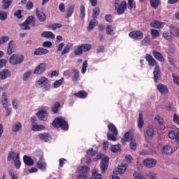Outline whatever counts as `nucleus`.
<instances>
[{
    "label": "nucleus",
    "mask_w": 179,
    "mask_h": 179,
    "mask_svg": "<svg viewBox=\"0 0 179 179\" xmlns=\"http://www.w3.org/2000/svg\"><path fill=\"white\" fill-rule=\"evenodd\" d=\"M19 26L21 30H31V27L30 26H32V27L36 26V20L33 15L29 16L23 23L19 24Z\"/></svg>",
    "instance_id": "nucleus-1"
},
{
    "label": "nucleus",
    "mask_w": 179,
    "mask_h": 179,
    "mask_svg": "<svg viewBox=\"0 0 179 179\" xmlns=\"http://www.w3.org/2000/svg\"><path fill=\"white\" fill-rule=\"evenodd\" d=\"M52 127L54 128H61L64 131H68L69 127L68 126V122L65 121L64 118L56 117L52 122Z\"/></svg>",
    "instance_id": "nucleus-2"
},
{
    "label": "nucleus",
    "mask_w": 179,
    "mask_h": 179,
    "mask_svg": "<svg viewBox=\"0 0 179 179\" xmlns=\"http://www.w3.org/2000/svg\"><path fill=\"white\" fill-rule=\"evenodd\" d=\"M23 61H24V57L17 54H13L9 59L10 65H20Z\"/></svg>",
    "instance_id": "nucleus-3"
},
{
    "label": "nucleus",
    "mask_w": 179,
    "mask_h": 179,
    "mask_svg": "<svg viewBox=\"0 0 179 179\" xmlns=\"http://www.w3.org/2000/svg\"><path fill=\"white\" fill-rule=\"evenodd\" d=\"M92 49V45L89 43H84L77 47V49L74 51L75 55H82L83 52L89 51Z\"/></svg>",
    "instance_id": "nucleus-4"
},
{
    "label": "nucleus",
    "mask_w": 179,
    "mask_h": 179,
    "mask_svg": "<svg viewBox=\"0 0 179 179\" xmlns=\"http://www.w3.org/2000/svg\"><path fill=\"white\" fill-rule=\"evenodd\" d=\"M82 170H85V172H83ZM90 171V168L87 166H81L78 168V174L76 176L77 179H86L87 178V175L85 173H89Z\"/></svg>",
    "instance_id": "nucleus-5"
},
{
    "label": "nucleus",
    "mask_w": 179,
    "mask_h": 179,
    "mask_svg": "<svg viewBox=\"0 0 179 179\" xmlns=\"http://www.w3.org/2000/svg\"><path fill=\"white\" fill-rule=\"evenodd\" d=\"M71 48H72V44L68 43L65 46V43H62L57 45V52H59L62 51L61 55H65V54H68L71 51Z\"/></svg>",
    "instance_id": "nucleus-6"
},
{
    "label": "nucleus",
    "mask_w": 179,
    "mask_h": 179,
    "mask_svg": "<svg viewBox=\"0 0 179 179\" xmlns=\"http://www.w3.org/2000/svg\"><path fill=\"white\" fill-rule=\"evenodd\" d=\"M129 37L134 40H142L143 38V33L141 31H133L129 34Z\"/></svg>",
    "instance_id": "nucleus-7"
},
{
    "label": "nucleus",
    "mask_w": 179,
    "mask_h": 179,
    "mask_svg": "<svg viewBox=\"0 0 179 179\" xmlns=\"http://www.w3.org/2000/svg\"><path fill=\"white\" fill-rule=\"evenodd\" d=\"M117 15H124L127 10V1H122L119 6L115 7Z\"/></svg>",
    "instance_id": "nucleus-8"
},
{
    "label": "nucleus",
    "mask_w": 179,
    "mask_h": 179,
    "mask_svg": "<svg viewBox=\"0 0 179 179\" xmlns=\"http://www.w3.org/2000/svg\"><path fill=\"white\" fill-rule=\"evenodd\" d=\"M100 169L103 173H104L105 171H107V169H108V157L106 156L102 158L100 164Z\"/></svg>",
    "instance_id": "nucleus-9"
},
{
    "label": "nucleus",
    "mask_w": 179,
    "mask_h": 179,
    "mask_svg": "<svg viewBox=\"0 0 179 179\" xmlns=\"http://www.w3.org/2000/svg\"><path fill=\"white\" fill-rule=\"evenodd\" d=\"M157 163V161L152 158H148L143 161L144 166L145 167H148V169H152L155 167Z\"/></svg>",
    "instance_id": "nucleus-10"
},
{
    "label": "nucleus",
    "mask_w": 179,
    "mask_h": 179,
    "mask_svg": "<svg viewBox=\"0 0 179 179\" xmlns=\"http://www.w3.org/2000/svg\"><path fill=\"white\" fill-rule=\"evenodd\" d=\"M45 72V64L41 63L34 71L35 75H43Z\"/></svg>",
    "instance_id": "nucleus-11"
},
{
    "label": "nucleus",
    "mask_w": 179,
    "mask_h": 179,
    "mask_svg": "<svg viewBox=\"0 0 179 179\" xmlns=\"http://www.w3.org/2000/svg\"><path fill=\"white\" fill-rule=\"evenodd\" d=\"M49 80L48 78L43 76L41 78H39L38 80H36V83H35V86L38 87V86H46V85H48L49 83Z\"/></svg>",
    "instance_id": "nucleus-12"
},
{
    "label": "nucleus",
    "mask_w": 179,
    "mask_h": 179,
    "mask_svg": "<svg viewBox=\"0 0 179 179\" xmlns=\"http://www.w3.org/2000/svg\"><path fill=\"white\" fill-rule=\"evenodd\" d=\"M12 73L8 69H3L0 71V80H5V79L9 78Z\"/></svg>",
    "instance_id": "nucleus-13"
},
{
    "label": "nucleus",
    "mask_w": 179,
    "mask_h": 179,
    "mask_svg": "<svg viewBox=\"0 0 179 179\" xmlns=\"http://www.w3.org/2000/svg\"><path fill=\"white\" fill-rule=\"evenodd\" d=\"M15 52V42L10 41L8 43L7 54L8 55H12Z\"/></svg>",
    "instance_id": "nucleus-14"
},
{
    "label": "nucleus",
    "mask_w": 179,
    "mask_h": 179,
    "mask_svg": "<svg viewBox=\"0 0 179 179\" xmlns=\"http://www.w3.org/2000/svg\"><path fill=\"white\" fill-rule=\"evenodd\" d=\"M157 88L161 94H167V93H169V88L165 85L159 84L157 85Z\"/></svg>",
    "instance_id": "nucleus-15"
},
{
    "label": "nucleus",
    "mask_w": 179,
    "mask_h": 179,
    "mask_svg": "<svg viewBox=\"0 0 179 179\" xmlns=\"http://www.w3.org/2000/svg\"><path fill=\"white\" fill-rule=\"evenodd\" d=\"M160 73H161L160 67H159V66H156L154 69V72H153L154 79H155V82H156V83H157V80H159V79H160V78L162 76L160 75Z\"/></svg>",
    "instance_id": "nucleus-16"
},
{
    "label": "nucleus",
    "mask_w": 179,
    "mask_h": 179,
    "mask_svg": "<svg viewBox=\"0 0 179 179\" xmlns=\"http://www.w3.org/2000/svg\"><path fill=\"white\" fill-rule=\"evenodd\" d=\"M145 59L147 62H148V64L150 66H155V65H157V62L153 58V57L150 55L147 54L145 56Z\"/></svg>",
    "instance_id": "nucleus-17"
},
{
    "label": "nucleus",
    "mask_w": 179,
    "mask_h": 179,
    "mask_svg": "<svg viewBox=\"0 0 179 179\" xmlns=\"http://www.w3.org/2000/svg\"><path fill=\"white\" fill-rule=\"evenodd\" d=\"M34 54L35 55H45V54H48V49H45L44 48H38L34 51Z\"/></svg>",
    "instance_id": "nucleus-18"
},
{
    "label": "nucleus",
    "mask_w": 179,
    "mask_h": 179,
    "mask_svg": "<svg viewBox=\"0 0 179 179\" xmlns=\"http://www.w3.org/2000/svg\"><path fill=\"white\" fill-rule=\"evenodd\" d=\"M152 55L155 59H157V61H159L160 62H164V57H163V55L160 53V52L153 50Z\"/></svg>",
    "instance_id": "nucleus-19"
},
{
    "label": "nucleus",
    "mask_w": 179,
    "mask_h": 179,
    "mask_svg": "<svg viewBox=\"0 0 179 179\" xmlns=\"http://www.w3.org/2000/svg\"><path fill=\"white\" fill-rule=\"evenodd\" d=\"M38 136L42 142H48V141H51V136L48 133L40 134Z\"/></svg>",
    "instance_id": "nucleus-20"
},
{
    "label": "nucleus",
    "mask_w": 179,
    "mask_h": 179,
    "mask_svg": "<svg viewBox=\"0 0 179 179\" xmlns=\"http://www.w3.org/2000/svg\"><path fill=\"white\" fill-rule=\"evenodd\" d=\"M168 136L171 139H176L178 141V143H179V132L178 131H169Z\"/></svg>",
    "instance_id": "nucleus-21"
},
{
    "label": "nucleus",
    "mask_w": 179,
    "mask_h": 179,
    "mask_svg": "<svg viewBox=\"0 0 179 179\" xmlns=\"http://www.w3.org/2000/svg\"><path fill=\"white\" fill-rule=\"evenodd\" d=\"M23 161L24 164H26L27 166H33V164H34V161H33V159H31V157L27 155H24L23 157Z\"/></svg>",
    "instance_id": "nucleus-22"
},
{
    "label": "nucleus",
    "mask_w": 179,
    "mask_h": 179,
    "mask_svg": "<svg viewBox=\"0 0 179 179\" xmlns=\"http://www.w3.org/2000/svg\"><path fill=\"white\" fill-rule=\"evenodd\" d=\"M36 117L41 119V121H45V119L47 118V112L44 110H39L36 113Z\"/></svg>",
    "instance_id": "nucleus-23"
},
{
    "label": "nucleus",
    "mask_w": 179,
    "mask_h": 179,
    "mask_svg": "<svg viewBox=\"0 0 179 179\" xmlns=\"http://www.w3.org/2000/svg\"><path fill=\"white\" fill-rule=\"evenodd\" d=\"M36 16L40 22H45V20L47 19L45 13L38 10V9H36Z\"/></svg>",
    "instance_id": "nucleus-24"
},
{
    "label": "nucleus",
    "mask_w": 179,
    "mask_h": 179,
    "mask_svg": "<svg viewBox=\"0 0 179 179\" xmlns=\"http://www.w3.org/2000/svg\"><path fill=\"white\" fill-rule=\"evenodd\" d=\"M134 137H132V135H131V133L126 132L124 135L123 138L122 139V143H125V142H129L131 141H133Z\"/></svg>",
    "instance_id": "nucleus-25"
},
{
    "label": "nucleus",
    "mask_w": 179,
    "mask_h": 179,
    "mask_svg": "<svg viewBox=\"0 0 179 179\" xmlns=\"http://www.w3.org/2000/svg\"><path fill=\"white\" fill-rule=\"evenodd\" d=\"M14 166L15 169H17V170H19V169H20V166H22V163L20 162V156L19 153L16 155V157L14 159Z\"/></svg>",
    "instance_id": "nucleus-26"
},
{
    "label": "nucleus",
    "mask_w": 179,
    "mask_h": 179,
    "mask_svg": "<svg viewBox=\"0 0 179 179\" xmlns=\"http://www.w3.org/2000/svg\"><path fill=\"white\" fill-rule=\"evenodd\" d=\"M150 26L155 29H163L164 27V23L159 21H154L150 23Z\"/></svg>",
    "instance_id": "nucleus-27"
},
{
    "label": "nucleus",
    "mask_w": 179,
    "mask_h": 179,
    "mask_svg": "<svg viewBox=\"0 0 179 179\" xmlns=\"http://www.w3.org/2000/svg\"><path fill=\"white\" fill-rule=\"evenodd\" d=\"M127 168H128V164H121L117 166V171L120 174H124V173L127 171Z\"/></svg>",
    "instance_id": "nucleus-28"
},
{
    "label": "nucleus",
    "mask_w": 179,
    "mask_h": 179,
    "mask_svg": "<svg viewBox=\"0 0 179 179\" xmlns=\"http://www.w3.org/2000/svg\"><path fill=\"white\" fill-rule=\"evenodd\" d=\"M74 96L76 97H78V99H86L87 97V92L85 91L81 90L79 91L78 92L74 93Z\"/></svg>",
    "instance_id": "nucleus-29"
},
{
    "label": "nucleus",
    "mask_w": 179,
    "mask_h": 179,
    "mask_svg": "<svg viewBox=\"0 0 179 179\" xmlns=\"http://www.w3.org/2000/svg\"><path fill=\"white\" fill-rule=\"evenodd\" d=\"M109 131L113 133V135L115 136L118 135V131L117 130V127L114 124L110 123L108 126Z\"/></svg>",
    "instance_id": "nucleus-30"
},
{
    "label": "nucleus",
    "mask_w": 179,
    "mask_h": 179,
    "mask_svg": "<svg viewBox=\"0 0 179 179\" xmlns=\"http://www.w3.org/2000/svg\"><path fill=\"white\" fill-rule=\"evenodd\" d=\"M138 127L141 129L143 128V125L145 124V122L143 121V116L142 113H139L138 118L137 120Z\"/></svg>",
    "instance_id": "nucleus-31"
},
{
    "label": "nucleus",
    "mask_w": 179,
    "mask_h": 179,
    "mask_svg": "<svg viewBox=\"0 0 179 179\" xmlns=\"http://www.w3.org/2000/svg\"><path fill=\"white\" fill-rule=\"evenodd\" d=\"M60 108L61 103H59V102H55L52 106V113H53V114H57Z\"/></svg>",
    "instance_id": "nucleus-32"
},
{
    "label": "nucleus",
    "mask_w": 179,
    "mask_h": 179,
    "mask_svg": "<svg viewBox=\"0 0 179 179\" xmlns=\"http://www.w3.org/2000/svg\"><path fill=\"white\" fill-rule=\"evenodd\" d=\"M13 1V0H3L2 9H3V10H6V9H8L9 6L12 5Z\"/></svg>",
    "instance_id": "nucleus-33"
},
{
    "label": "nucleus",
    "mask_w": 179,
    "mask_h": 179,
    "mask_svg": "<svg viewBox=\"0 0 179 179\" xmlns=\"http://www.w3.org/2000/svg\"><path fill=\"white\" fill-rule=\"evenodd\" d=\"M99 21H97V20L94 19L91 21H90L89 23V26H88V30L90 31L92 30H93V29H94V27H96V24H98Z\"/></svg>",
    "instance_id": "nucleus-34"
},
{
    "label": "nucleus",
    "mask_w": 179,
    "mask_h": 179,
    "mask_svg": "<svg viewBox=\"0 0 179 179\" xmlns=\"http://www.w3.org/2000/svg\"><path fill=\"white\" fill-rule=\"evenodd\" d=\"M41 36L45 38H55V35L51 31H44L41 34Z\"/></svg>",
    "instance_id": "nucleus-35"
},
{
    "label": "nucleus",
    "mask_w": 179,
    "mask_h": 179,
    "mask_svg": "<svg viewBox=\"0 0 179 179\" xmlns=\"http://www.w3.org/2000/svg\"><path fill=\"white\" fill-rule=\"evenodd\" d=\"M162 153H164V155H170L173 153V148L169 145H166L162 148Z\"/></svg>",
    "instance_id": "nucleus-36"
},
{
    "label": "nucleus",
    "mask_w": 179,
    "mask_h": 179,
    "mask_svg": "<svg viewBox=\"0 0 179 179\" xmlns=\"http://www.w3.org/2000/svg\"><path fill=\"white\" fill-rule=\"evenodd\" d=\"M20 129H22V124L19 122H16L13 126V132H17L18 131H20Z\"/></svg>",
    "instance_id": "nucleus-37"
},
{
    "label": "nucleus",
    "mask_w": 179,
    "mask_h": 179,
    "mask_svg": "<svg viewBox=\"0 0 179 179\" xmlns=\"http://www.w3.org/2000/svg\"><path fill=\"white\" fill-rule=\"evenodd\" d=\"M73 72H74V75L72 77L73 82H78L79 80V71H78L76 69H72Z\"/></svg>",
    "instance_id": "nucleus-38"
},
{
    "label": "nucleus",
    "mask_w": 179,
    "mask_h": 179,
    "mask_svg": "<svg viewBox=\"0 0 179 179\" xmlns=\"http://www.w3.org/2000/svg\"><path fill=\"white\" fill-rule=\"evenodd\" d=\"M16 155H17L16 154V152L13 151H10L7 156V162H12V160H15V159L16 158Z\"/></svg>",
    "instance_id": "nucleus-39"
},
{
    "label": "nucleus",
    "mask_w": 179,
    "mask_h": 179,
    "mask_svg": "<svg viewBox=\"0 0 179 179\" xmlns=\"http://www.w3.org/2000/svg\"><path fill=\"white\" fill-rule=\"evenodd\" d=\"M74 10H75V6L74 5L69 6V8L67 9L66 17H71V16H72V15L73 14Z\"/></svg>",
    "instance_id": "nucleus-40"
},
{
    "label": "nucleus",
    "mask_w": 179,
    "mask_h": 179,
    "mask_svg": "<svg viewBox=\"0 0 179 179\" xmlns=\"http://www.w3.org/2000/svg\"><path fill=\"white\" fill-rule=\"evenodd\" d=\"M150 36L149 35H147L144 39L141 41V45L142 47H145V45H148V44H150Z\"/></svg>",
    "instance_id": "nucleus-41"
},
{
    "label": "nucleus",
    "mask_w": 179,
    "mask_h": 179,
    "mask_svg": "<svg viewBox=\"0 0 179 179\" xmlns=\"http://www.w3.org/2000/svg\"><path fill=\"white\" fill-rule=\"evenodd\" d=\"M100 15V8L99 7H95L93 8L92 17L93 19H97V16Z\"/></svg>",
    "instance_id": "nucleus-42"
},
{
    "label": "nucleus",
    "mask_w": 179,
    "mask_h": 179,
    "mask_svg": "<svg viewBox=\"0 0 179 179\" xmlns=\"http://www.w3.org/2000/svg\"><path fill=\"white\" fill-rule=\"evenodd\" d=\"M90 179H101V174L99 173L96 169L92 171V177Z\"/></svg>",
    "instance_id": "nucleus-43"
},
{
    "label": "nucleus",
    "mask_w": 179,
    "mask_h": 179,
    "mask_svg": "<svg viewBox=\"0 0 179 179\" xmlns=\"http://www.w3.org/2000/svg\"><path fill=\"white\" fill-rule=\"evenodd\" d=\"M37 167L38 169H39V170H45L46 167H47V164H45V162L39 161L37 163Z\"/></svg>",
    "instance_id": "nucleus-44"
},
{
    "label": "nucleus",
    "mask_w": 179,
    "mask_h": 179,
    "mask_svg": "<svg viewBox=\"0 0 179 179\" xmlns=\"http://www.w3.org/2000/svg\"><path fill=\"white\" fill-rule=\"evenodd\" d=\"M171 34L175 37H179V29L177 27H172L171 29Z\"/></svg>",
    "instance_id": "nucleus-45"
},
{
    "label": "nucleus",
    "mask_w": 179,
    "mask_h": 179,
    "mask_svg": "<svg viewBox=\"0 0 179 179\" xmlns=\"http://www.w3.org/2000/svg\"><path fill=\"white\" fill-rule=\"evenodd\" d=\"M43 129H45L43 125L34 124L32 127V131H43Z\"/></svg>",
    "instance_id": "nucleus-46"
},
{
    "label": "nucleus",
    "mask_w": 179,
    "mask_h": 179,
    "mask_svg": "<svg viewBox=\"0 0 179 179\" xmlns=\"http://www.w3.org/2000/svg\"><path fill=\"white\" fill-rule=\"evenodd\" d=\"M80 12L81 19H85V16H86V8H85V6H80Z\"/></svg>",
    "instance_id": "nucleus-47"
},
{
    "label": "nucleus",
    "mask_w": 179,
    "mask_h": 179,
    "mask_svg": "<svg viewBox=\"0 0 179 179\" xmlns=\"http://www.w3.org/2000/svg\"><path fill=\"white\" fill-rule=\"evenodd\" d=\"M62 83H64V78H62L61 79L56 80L53 86L55 89L59 87V86H62Z\"/></svg>",
    "instance_id": "nucleus-48"
},
{
    "label": "nucleus",
    "mask_w": 179,
    "mask_h": 179,
    "mask_svg": "<svg viewBox=\"0 0 179 179\" xmlns=\"http://www.w3.org/2000/svg\"><path fill=\"white\" fill-rule=\"evenodd\" d=\"M106 34H114V27L111 24H109L106 28Z\"/></svg>",
    "instance_id": "nucleus-49"
},
{
    "label": "nucleus",
    "mask_w": 179,
    "mask_h": 179,
    "mask_svg": "<svg viewBox=\"0 0 179 179\" xmlns=\"http://www.w3.org/2000/svg\"><path fill=\"white\" fill-rule=\"evenodd\" d=\"M163 37L164 38L168 40V41H171V40H173V35L167 31H164L163 33Z\"/></svg>",
    "instance_id": "nucleus-50"
},
{
    "label": "nucleus",
    "mask_w": 179,
    "mask_h": 179,
    "mask_svg": "<svg viewBox=\"0 0 179 179\" xmlns=\"http://www.w3.org/2000/svg\"><path fill=\"white\" fill-rule=\"evenodd\" d=\"M159 3H160V0H150V5L154 9H156L159 6Z\"/></svg>",
    "instance_id": "nucleus-51"
},
{
    "label": "nucleus",
    "mask_w": 179,
    "mask_h": 179,
    "mask_svg": "<svg viewBox=\"0 0 179 179\" xmlns=\"http://www.w3.org/2000/svg\"><path fill=\"white\" fill-rule=\"evenodd\" d=\"M120 149H121L120 145H115L111 147V152H113V153H118Z\"/></svg>",
    "instance_id": "nucleus-52"
},
{
    "label": "nucleus",
    "mask_w": 179,
    "mask_h": 179,
    "mask_svg": "<svg viewBox=\"0 0 179 179\" xmlns=\"http://www.w3.org/2000/svg\"><path fill=\"white\" fill-rule=\"evenodd\" d=\"M146 134L149 138H152V136L155 135V129L152 127H150L147 129Z\"/></svg>",
    "instance_id": "nucleus-53"
},
{
    "label": "nucleus",
    "mask_w": 179,
    "mask_h": 179,
    "mask_svg": "<svg viewBox=\"0 0 179 179\" xmlns=\"http://www.w3.org/2000/svg\"><path fill=\"white\" fill-rule=\"evenodd\" d=\"M48 27L51 29V30H57V29H61L62 25L61 24H53L48 25Z\"/></svg>",
    "instance_id": "nucleus-54"
},
{
    "label": "nucleus",
    "mask_w": 179,
    "mask_h": 179,
    "mask_svg": "<svg viewBox=\"0 0 179 179\" xmlns=\"http://www.w3.org/2000/svg\"><path fill=\"white\" fill-rule=\"evenodd\" d=\"M87 66H88L87 60L84 61L83 63L82 69H81V73L83 74L86 73Z\"/></svg>",
    "instance_id": "nucleus-55"
},
{
    "label": "nucleus",
    "mask_w": 179,
    "mask_h": 179,
    "mask_svg": "<svg viewBox=\"0 0 179 179\" xmlns=\"http://www.w3.org/2000/svg\"><path fill=\"white\" fill-rule=\"evenodd\" d=\"M9 36H2L0 38V43L1 44H5V43H8L9 41Z\"/></svg>",
    "instance_id": "nucleus-56"
},
{
    "label": "nucleus",
    "mask_w": 179,
    "mask_h": 179,
    "mask_svg": "<svg viewBox=\"0 0 179 179\" xmlns=\"http://www.w3.org/2000/svg\"><path fill=\"white\" fill-rule=\"evenodd\" d=\"M6 17H8V13H6V12L5 11H2L0 10V20H6Z\"/></svg>",
    "instance_id": "nucleus-57"
},
{
    "label": "nucleus",
    "mask_w": 179,
    "mask_h": 179,
    "mask_svg": "<svg viewBox=\"0 0 179 179\" xmlns=\"http://www.w3.org/2000/svg\"><path fill=\"white\" fill-rule=\"evenodd\" d=\"M31 75V71H28L26 73H24L22 76V80H28V79L30 78Z\"/></svg>",
    "instance_id": "nucleus-58"
},
{
    "label": "nucleus",
    "mask_w": 179,
    "mask_h": 179,
    "mask_svg": "<svg viewBox=\"0 0 179 179\" xmlns=\"http://www.w3.org/2000/svg\"><path fill=\"white\" fill-rule=\"evenodd\" d=\"M151 36L153 38H156L160 36L158 30L156 29H151Z\"/></svg>",
    "instance_id": "nucleus-59"
},
{
    "label": "nucleus",
    "mask_w": 179,
    "mask_h": 179,
    "mask_svg": "<svg viewBox=\"0 0 179 179\" xmlns=\"http://www.w3.org/2000/svg\"><path fill=\"white\" fill-rule=\"evenodd\" d=\"M128 9L130 10H132L133 8H135V1L134 0H128V6H127Z\"/></svg>",
    "instance_id": "nucleus-60"
},
{
    "label": "nucleus",
    "mask_w": 179,
    "mask_h": 179,
    "mask_svg": "<svg viewBox=\"0 0 179 179\" xmlns=\"http://www.w3.org/2000/svg\"><path fill=\"white\" fill-rule=\"evenodd\" d=\"M130 149L131 150H136V142L135 141V139H133L130 142Z\"/></svg>",
    "instance_id": "nucleus-61"
},
{
    "label": "nucleus",
    "mask_w": 179,
    "mask_h": 179,
    "mask_svg": "<svg viewBox=\"0 0 179 179\" xmlns=\"http://www.w3.org/2000/svg\"><path fill=\"white\" fill-rule=\"evenodd\" d=\"M147 177L150 179H157V174L153 173V172H150L147 173Z\"/></svg>",
    "instance_id": "nucleus-62"
},
{
    "label": "nucleus",
    "mask_w": 179,
    "mask_h": 179,
    "mask_svg": "<svg viewBox=\"0 0 179 179\" xmlns=\"http://www.w3.org/2000/svg\"><path fill=\"white\" fill-rule=\"evenodd\" d=\"M134 177L135 179H146L145 176L137 172L134 173Z\"/></svg>",
    "instance_id": "nucleus-63"
},
{
    "label": "nucleus",
    "mask_w": 179,
    "mask_h": 179,
    "mask_svg": "<svg viewBox=\"0 0 179 179\" xmlns=\"http://www.w3.org/2000/svg\"><path fill=\"white\" fill-rule=\"evenodd\" d=\"M172 77H173L174 83H176V85L179 86V77H178V76H177L176 74H172Z\"/></svg>",
    "instance_id": "nucleus-64"
}]
</instances>
